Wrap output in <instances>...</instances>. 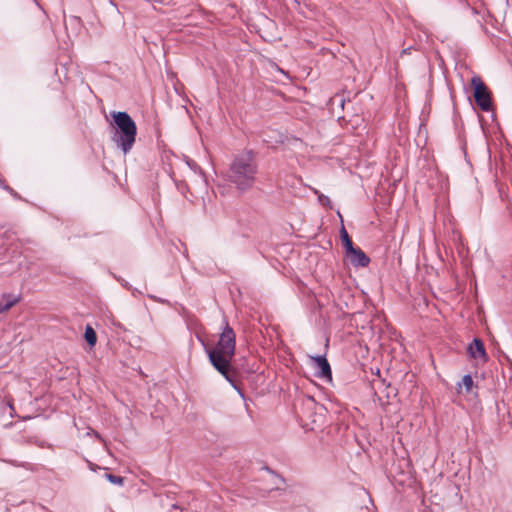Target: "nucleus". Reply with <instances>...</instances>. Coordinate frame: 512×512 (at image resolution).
<instances>
[{"mask_svg": "<svg viewBox=\"0 0 512 512\" xmlns=\"http://www.w3.org/2000/svg\"><path fill=\"white\" fill-rule=\"evenodd\" d=\"M474 87V99L483 111H490L492 102L488 88L479 77H473L471 81Z\"/></svg>", "mask_w": 512, "mask_h": 512, "instance_id": "obj_4", "label": "nucleus"}, {"mask_svg": "<svg viewBox=\"0 0 512 512\" xmlns=\"http://www.w3.org/2000/svg\"><path fill=\"white\" fill-rule=\"evenodd\" d=\"M467 353L472 359L480 360L482 363L487 362L489 359L484 343L479 338H474L468 345Z\"/></svg>", "mask_w": 512, "mask_h": 512, "instance_id": "obj_6", "label": "nucleus"}, {"mask_svg": "<svg viewBox=\"0 0 512 512\" xmlns=\"http://www.w3.org/2000/svg\"><path fill=\"white\" fill-rule=\"evenodd\" d=\"M84 338L90 346H94L96 344V341H97L96 332L89 325L86 326V329L84 332Z\"/></svg>", "mask_w": 512, "mask_h": 512, "instance_id": "obj_10", "label": "nucleus"}, {"mask_svg": "<svg viewBox=\"0 0 512 512\" xmlns=\"http://www.w3.org/2000/svg\"><path fill=\"white\" fill-rule=\"evenodd\" d=\"M110 4L113 6H116L115 2L113 0H110Z\"/></svg>", "mask_w": 512, "mask_h": 512, "instance_id": "obj_17", "label": "nucleus"}, {"mask_svg": "<svg viewBox=\"0 0 512 512\" xmlns=\"http://www.w3.org/2000/svg\"><path fill=\"white\" fill-rule=\"evenodd\" d=\"M112 141L124 154L129 153L136 141L137 126L125 111L112 112Z\"/></svg>", "mask_w": 512, "mask_h": 512, "instance_id": "obj_3", "label": "nucleus"}, {"mask_svg": "<svg viewBox=\"0 0 512 512\" xmlns=\"http://www.w3.org/2000/svg\"><path fill=\"white\" fill-rule=\"evenodd\" d=\"M310 364L315 369V376L320 379L332 381L331 366L324 355L309 356Z\"/></svg>", "mask_w": 512, "mask_h": 512, "instance_id": "obj_5", "label": "nucleus"}, {"mask_svg": "<svg viewBox=\"0 0 512 512\" xmlns=\"http://www.w3.org/2000/svg\"><path fill=\"white\" fill-rule=\"evenodd\" d=\"M3 188L5 190L9 191L14 197L18 198L17 193L12 188H10L9 186H5V185H3Z\"/></svg>", "mask_w": 512, "mask_h": 512, "instance_id": "obj_14", "label": "nucleus"}, {"mask_svg": "<svg viewBox=\"0 0 512 512\" xmlns=\"http://www.w3.org/2000/svg\"><path fill=\"white\" fill-rule=\"evenodd\" d=\"M350 263L355 267H366L370 263V258L358 247L347 254Z\"/></svg>", "mask_w": 512, "mask_h": 512, "instance_id": "obj_7", "label": "nucleus"}, {"mask_svg": "<svg viewBox=\"0 0 512 512\" xmlns=\"http://www.w3.org/2000/svg\"><path fill=\"white\" fill-rule=\"evenodd\" d=\"M187 164L191 167V169H193V170H195V171H196L197 169H199V170H200V167H199L196 163H194V162H192V163L187 162Z\"/></svg>", "mask_w": 512, "mask_h": 512, "instance_id": "obj_15", "label": "nucleus"}, {"mask_svg": "<svg viewBox=\"0 0 512 512\" xmlns=\"http://www.w3.org/2000/svg\"><path fill=\"white\" fill-rule=\"evenodd\" d=\"M462 385L465 387L467 392L471 391L472 386H473V379H472L471 375H469V374L464 375V377L462 378Z\"/></svg>", "mask_w": 512, "mask_h": 512, "instance_id": "obj_12", "label": "nucleus"}, {"mask_svg": "<svg viewBox=\"0 0 512 512\" xmlns=\"http://www.w3.org/2000/svg\"><path fill=\"white\" fill-rule=\"evenodd\" d=\"M235 349L236 334L227 322H225V327L218 342L213 347H205L212 366L233 385L235 378L231 373V361L235 355Z\"/></svg>", "mask_w": 512, "mask_h": 512, "instance_id": "obj_1", "label": "nucleus"}, {"mask_svg": "<svg viewBox=\"0 0 512 512\" xmlns=\"http://www.w3.org/2000/svg\"><path fill=\"white\" fill-rule=\"evenodd\" d=\"M20 301L19 296H13L11 294H4L0 301V313L9 311L15 304Z\"/></svg>", "mask_w": 512, "mask_h": 512, "instance_id": "obj_8", "label": "nucleus"}, {"mask_svg": "<svg viewBox=\"0 0 512 512\" xmlns=\"http://www.w3.org/2000/svg\"><path fill=\"white\" fill-rule=\"evenodd\" d=\"M341 240H342V244L346 250V254H348L355 248L350 236L348 235V233L344 227H342V229H341Z\"/></svg>", "mask_w": 512, "mask_h": 512, "instance_id": "obj_9", "label": "nucleus"}, {"mask_svg": "<svg viewBox=\"0 0 512 512\" xmlns=\"http://www.w3.org/2000/svg\"><path fill=\"white\" fill-rule=\"evenodd\" d=\"M258 165L252 151L236 155L227 172V179L241 192L250 190L256 181Z\"/></svg>", "mask_w": 512, "mask_h": 512, "instance_id": "obj_2", "label": "nucleus"}, {"mask_svg": "<svg viewBox=\"0 0 512 512\" xmlns=\"http://www.w3.org/2000/svg\"><path fill=\"white\" fill-rule=\"evenodd\" d=\"M106 478L115 485H122L123 484V478L121 476L113 475V474H106Z\"/></svg>", "mask_w": 512, "mask_h": 512, "instance_id": "obj_13", "label": "nucleus"}, {"mask_svg": "<svg viewBox=\"0 0 512 512\" xmlns=\"http://www.w3.org/2000/svg\"><path fill=\"white\" fill-rule=\"evenodd\" d=\"M313 192H314V194L318 195V201L321 205L326 206V207H331V201L328 196H325V195L319 193V191L317 189H313Z\"/></svg>", "mask_w": 512, "mask_h": 512, "instance_id": "obj_11", "label": "nucleus"}, {"mask_svg": "<svg viewBox=\"0 0 512 512\" xmlns=\"http://www.w3.org/2000/svg\"><path fill=\"white\" fill-rule=\"evenodd\" d=\"M95 435L97 438L101 439V436L97 432H95Z\"/></svg>", "mask_w": 512, "mask_h": 512, "instance_id": "obj_18", "label": "nucleus"}, {"mask_svg": "<svg viewBox=\"0 0 512 512\" xmlns=\"http://www.w3.org/2000/svg\"><path fill=\"white\" fill-rule=\"evenodd\" d=\"M410 49H411V48H410V47H408V48L404 49V50L402 51V53H403V54L409 53V50H410Z\"/></svg>", "mask_w": 512, "mask_h": 512, "instance_id": "obj_16", "label": "nucleus"}]
</instances>
